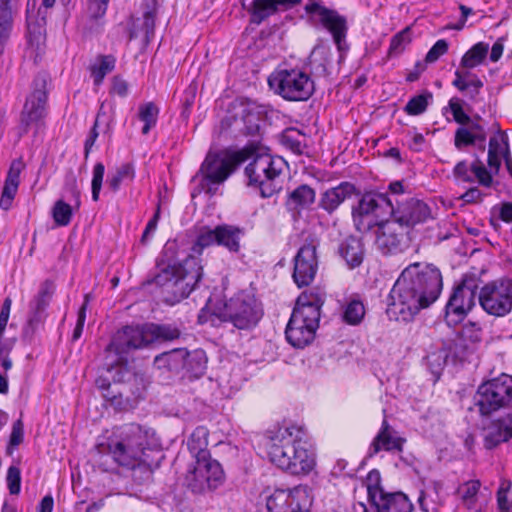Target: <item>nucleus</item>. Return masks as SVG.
<instances>
[{
    "instance_id": "1",
    "label": "nucleus",
    "mask_w": 512,
    "mask_h": 512,
    "mask_svg": "<svg viewBox=\"0 0 512 512\" xmlns=\"http://www.w3.org/2000/svg\"><path fill=\"white\" fill-rule=\"evenodd\" d=\"M218 226L210 228L202 226L191 247V254L183 257L176 250L175 242H168L157 261L158 272L152 283L172 295L166 299L171 304L188 297L203 277V266L200 258L203 250L217 244Z\"/></svg>"
},
{
    "instance_id": "2",
    "label": "nucleus",
    "mask_w": 512,
    "mask_h": 512,
    "mask_svg": "<svg viewBox=\"0 0 512 512\" xmlns=\"http://www.w3.org/2000/svg\"><path fill=\"white\" fill-rule=\"evenodd\" d=\"M443 288L442 274L432 264L415 262L399 275L387 297L386 314L390 320L410 322L431 306Z\"/></svg>"
},
{
    "instance_id": "3",
    "label": "nucleus",
    "mask_w": 512,
    "mask_h": 512,
    "mask_svg": "<svg viewBox=\"0 0 512 512\" xmlns=\"http://www.w3.org/2000/svg\"><path fill=\"white\" fill-rule=\"evenodd\" d=\"M105 445L114 463L130 471L136 484L143 485L152 480L158 466L152 453L160 446L154 429L135 422L116 426Z\"/></svg>"
},
{
    "instance_id": "4",
    "label": "nucleus",
    "mask_w": 512,
    "mask_h": 512,
    "mask_svg": "<svg viewBox=\"0 0 512 512\" xmlns=\"http://www.w3.org/2000/svg\"><path fill=\"white\" fill-rule=\"evenodd\" d=\"M270 462L277 468L295 476H306L316 466V454L302 426L279 428L266 443Z\"/></svg>"
},
{
    "instance_id": "5",
    "label": "nucleus",
    "mask_w": 512,
    "mask_h": 512,
    "mask_svg": "<svg viewBox=\"0 0 512 512\" xmlns=\"http://www.w3.org/2000/svg\"><path fill=\"white\" fill-rule=\"evenodd\" d=\"M180 331L171 325L145 324L142 326H124L112 337L105 348L104 367L111 371L115 367H127L130 353L147 347L149 344L164 340L177 339Z\"/></svg>"
},
{
    "instance_id": "6",
    "label": "nucleus",
    "mask_w": 512,
    "mask_h": 512,
    "mask_svg": "<svg viewBox=\"0 0 512 512\" xmlns=\"http://www.w3.org/2000/svg\"><path fill=\"white\" fill-rule=\"evenodd\" d=\"M323 304L324 294L321 292H304L297 298L285 329L289 344L304 348L314 340Z\"/></svg>"
},
{
    "instance_id": "7",
    "label": "nucleus",
    "mask_w": 512,
    "mask_h": 512,
    "mask_svg": "<svg viewBox=\"0 0 512 512\" xmlns=\"http://www.w3.org/2000/svg\"><path fill=\"white\" fill-rule=\"evenodd\" d=\"M245 149L250 151L249 159L252 158L245 168L249 185L258 187L264 198L273 196L281 189L279 178L286 165L285 160L268 153H255L252 148Z\"/></svg>"
},
{
    "instance_id": "8",
    "label": "nucleus",
    "mask_w": 512,
    "mask_h": 512,
    "mask_svg": "<svg viewBox=\"0 0 512 512\" xmlns=\"http://www.w3.org/2000/svg\"><path fill=\"white\" fill-rule=\"evenodd\" d=\"M393 204L386 194L365 193L352 207V220L355 229L367 233L391 218Z\"/></svg>"
},
{
    "instance_id": "9",
    "label": "nucleus",
    "mask_w": 512,
    "mask_h": 512,
    "mask_svg": "<svg viewBox=\"0 0 512 512\" xmlns=\"http://www.w3.org/2000/svg\"><path fill=\"white\" fill-rule=\"evenodd\" d=\"M213 315L239 330H249L262 318L263 308L252 293L241 291L227 300L219 312Z\"/></svg>"
},
{
    "instance_id": "10",
    "label": "nucleus",
    "mask_w": 512,
    "mask_h": 512,
    "mask_svg": "<svg viewBox=\"0 0 512 512\" xmlns=\"http://www.w3.org/2000/svg\"><path fill=\"white\" fill-rule=\"evenodd\" d=\"M275 94L287 101H307L315 91L311 76L299 68H278L268 78Z\"/></svg>"
},
{
    "instance_id": "11",
    "label": "nucleus",
    "mask_w": 512,
    "mask_h": 512,
    "mask_svg": "<svg viewBox=\"0 0 512 512\" xmlns=\"http://www.w3.org/2000/svg\"><path fill=\"white\" fill-rule=\"evenodd\" d=\"M250 151L242 149L229 157L217 153H208L201 165L199 174L202 175L200 186L208 194L214 195L219 187L235 170L237 166L249 159Z\"/></svg>"
},
{
    "instance_id": "12",
    "label": "nucleus",
    "mask_w": 512,
    "mask_h": 512,
    "mask_svg": "<svg viewBox=\"0 0 512 512\" xmlns=\"http://www.w3.org/2000/svg\"><path fill=\"white\" fill-rule=\"evenodd\" d=\"M473 401L481 416H489L505 408L512 402V376L501 374L483 382L478 386Z\"/></svg>"
},
{
    "instance_id": "13",
    "label": "nucleus",
    "mask_w": 512,
    "mask_h": 512,
    "mask_svg": "<svg viewBox=\"0 0 512 512\" xmlns=\"http://www.w3.org/2000/svg\"><path fill=\"white\" fill-rule=\"evenodd\" d=\"M225 479L222 465L210 456L191 465L185 475V484L194 494H205L221 487Z\"/></svg>"
},
{
    "instance_id": "14",
    "label": "nucleus",
    "mask_w": 512,
    "mask_h": 512,
    "mask_svg": "<svg viewBox=\"0 0 512 512\" xmlns=\"http://www.w3.org/2000/svg\"><path fill=\"white\" fill-rule=\"evenodd\" d=\"M480 307L494 317H504L512 310V280L503 277L484 284L478 292Z\"/></svg>"
},
{
    "instance_id": "15",
    "label": "nucleus",
    "mask_w": 512,
    "mask_h": 512,
    "mask_svg": "<svg viewBox=\"0 0 512 512\" xmlns=\"http://www.w3.org/2000/svg\"><path fill=\"white\" fill-rule=\"evenodd\" d=\"M478 284L472 277H465L456 285L445 306V321L449 326L461 323L476 305Z\"/></svg>"
},
{
    "instance_id": "16",
    "label": "nucleus",
    "mask_w": 512,
    "mask_h": 512,
    "mask_svg": "<svg viewBox=\"0 0 512 512\" xmlns=\"http://www.w3.org/2000/svg\"><path fill=\"white\" fill-rule=\"evenodd\" d=\"M304 9L307 14L317 15L322 26L331 33L339 51V57L342 59L344 53L347 52L349 48L346 42L348 30L346 18L340 15L336 10L329 9L322 5L320 0H309V3L305 5Z\"/></svg>"
},
{
    "instance_id": "17",
    "label": "nucleus",
    "mask_w": 512,
    "mask_h": 512,
    "mask_svg": "<svg viewBox=\"0 0 512 512\" xmlns=\"http://www.w3.org/2000/svg\"><path fill=\"white\" fill-rule=\"evenodd\" d=\"M48 81L47 74L39 73L32 82V91L26 98L21 112V124L25 131L31 124L44 119L47 114Z\"/></svg>"
},
{
    "instance_id": "18",
    "label": "nucleus",
    "mask_w": 512,
    "mask_h": 512,
    "mask_svg": "<svg viewBox=\"0 0 512 512\" xmlns=\"http://www.w3.org/2000/svg\"><path fill=\"white\" fill-rule=\"evenodd\" d=\"M317 242L311 240L303 244L294 257L293 280L298 287L308 286L318 270Z\"/></svg>"
},
{
    "instance_id": "19",
    "label": "nucleus",
    "mask_w": 512,
    "mask_h": 512,
    "mask_svg": "<svg viewBox=\"0 0 512 512\" xmlns=\"http://www.w3.org/2000/svg\"><path fill=\"white\" fill-rule=\"evenodd\" d=\"M391 218L405 231L431 218V210L422 200L409 198L398 202L396 208L393 207Z\"/></svg>"
},
{
    "instance_id": "20",
    "label": "nucleus",
    "mask_w": 512,
    "mask_h": 512,
    "mask_svg": "<svg viewBox=\"0 0 512 512\" xmlns=\"http://www.w3.org/2000/svg\"><path fill=\"white\" fill-rule=\"evenodd\" d=\"M231 113L223 122L231 125L233 120L238 129L247 135H254L259 131L260 111L254 102L238 99L231 104Z\"/></svg>"
},
{
    "instance_id": "21",
    "label": "nucleus",
    "mask_w": 512,
    "mask_h": 512,
    "mask_svg": "<svg viewBox=\"0 0 512 512\" xmlns=\"http://www.w3.org/2000/svg\"><path fill=\"white\" fill-rule=\"evenodd\" d=\"M375 246L382 254H394L402 250L405 231L392 218L376 228Z\"/></svg>"
},
{
    "instance_id": "22",
    "label": "nucleus",
    "mask_w": 512,
    "mask_h": 512,
    "mask_svg": "<svg viewBox=\"0 0 512 512\" xmlns=\"http://www.w3.org/2000/svg\"><path fill=\"white\" fill-rule=\"evenodd\" d=\"M370 503L375 512H412L414 508L404 493H389L375 488L370 491Z\"/></svg>"
},
{
    "instance_id": "23",
    "label": "nucleus",
    "mask_w": 512,
    "mask_h": 512,
    "mask_svg": "<svg viewBox=\"0 0 512 512\" xmlns=\"http://www.w3.org/2000/svg\"><path fill=\"white\" fill-rule=\"evenodd\" d=\"M405 439L399 437L397 432L389 425L386 418L383 419L381 428L373 438L368 452V457H374L380 451L401 452Z\"/></svg>"
},
{
    "instance_id": "24",
    "label": "nucleus",
    "mask_w": 512,
    "mask_h": 512,
    "mask_svg": "<svg viewBox=\"0 0 512 512\" xmlns=\"http://www.w3.org/2000/svg\"><path fill=\"white\" fill-rule=\"evenodd\" d=\"M356 186L343 181L336 186L324 190L319 197L318 207L329 215L333 214L347 199L356 194Z\"/></svg>"
},
{
    "instance_id": "25",
    "label": "nucleus",
    "mask_w": 512,
    "mask_h": 512,
    "mask_svg": "<svg viewBox=\"0 0 512 512\" xmlns=\"http://www.w3.org/2000/svg\"><path fill=\"white\" fill-rule=\"evenodd\" d=\"M453 176L457 182L464 183H473L477 179L484 187H490L493 182L491 173L478 159L471 164L465 160L459 161L453 169Z\"/></svg>"
},
{
    "instance_id": "26",
    "label": "nucleus",
    "mask_w": 512,
    "mask_h": 512,
    "mask_svg": "<svg viewBox=\"0 0 512 512\" xmlns=\"http://www.w3.org/2000/svg\"><path fill=\"white\" fill-rule=\"evenodd\" d=\"M512 438V410L492 421L484 437V447L491 450Z\"/></svg>"
},
{
    "instance_id": "27",
    "label": "nucleus",
    "mask_w": 512,
    "mask_h": 512,
    "mask_svg": "<svg viewBox=\"0 0 512 512\" xmlns=\"http://www.w3.org/2000/svg\"><path fill=\"white\" fill-rule=\"evenodd\" d=\"M55 283L46 279L40 286L37 294L29 303V323L31 325L39 323L45 318V311L55 292Z\"/></svg>"
},
{
    "instance_id": "28",
    "label": "nucleus",
    "mask_w": 512,
    "mask_h": 512,
    "mask_svg": "<svg viewBox=\"0 0 512 512\" xmlns=\"http://www.w3.org/2000/svg\"><path fill=\"white\" fill-rule=\"evenodd\" d=\"M23 169L24 163L21 159H15L12 161L7 172L0 197V207L4 210H8L12 205V202L18 191L20 184V174Z\"/></svg>"
},
{
    "instance_id": "29",
    "label": "nucleus",
    "mask_w": 512,
    "mask_h": 512,
    "mask_svg": "<svg viewBox=\"0 0 512 512\" xmlns=\"http://www.w3.org/2000/svg\"><path fill=\"white\" fill-rule=\"evenodd\" d=\"M301 0H253L251 7V22L260 24L265 19L275 14L278 7L291 8L299 4Z\"/></svg>"
},
{
    "instance_id": "30",
    "label": "nucleus",
    "mask_w": 512,
    "mask_h": 512,
    "mask_svg": "<svg viewBox=\"0 0 512 512\" xmlns=\"http://www.w3.org/2000/svg\"><path fill=\"white\" fill-rule=\"evenodd\" d=\"M309 64L317 77H328L333 68L331 47L326 44L315 46L310 54Z\"/></svg>"
},
{
    "instance_id": "31",
    "label": "nucleus",
    "mask_w": 512,
    "mask_h": 512,
    "mask_svg": "<svg viewBox=\"0 0 512 512\" xmlns=\"http://www.w3.org/2000/svg\"><path fill=\"white\" fill-rule=\"evenodd\" d=\"M338 252L350 268L358 267L363 262L364 245L356 236L344 238L339 244Z\"/></svg>"
},
{
    "instance_id": "32",
    "label": "nucleus",
    "mask_w": 512,
    "mask_h": 512,
    "mask_svg": "<svg viewBox=\"0 0 512 512\" xmlns=\"http://www.w3.org/2000/svg\"><path fill=\"white\" fill-rule=\"evenodd\" d=\"M454 75L455 79L453 80L452 85L459 91L465 92V95L471 102H478L480 90L484 85L482 80L477 75H472L468 71L462 72L460 70H456Z\"/></svg>"
},
{
    "instance_id": "33",
    "label": "nucleus",
    "mask_w": 512,
    "mask_h": 512,
    "mask_svg": "<svg viewBox=\"0 0 512 512\" xmlns=\"http://www.w3.org/2000/svg\"><path fill=\"white\" fill-rule=\"evenodd\" d=\"M208 437V429L204 426H198L188 438V450L195 461L211 456L208 450Z\"/></svg>"
},
{
    "instance_id": "34",
    "label": "nucleus",
    "mask_w": 512,
    "mask_h": 512,
    "mask_svg": "<svg viewBox=\"0 0 512 512\" xmlns=\"http://www.w3.org/2000/svg\"><path fill=\"white\" fill-rule=\"evenodd\" d=\"M453 346L454 345L452 343L443 344L441 347L436 348L427 355V366L435 377V381L439 379L445 365L449 361Z\"/></svg>"
},
{
    "instance_id": "35",
    "label": "nucleus",
    "mask_w": 512,
    "mask_h": 512,
    "mask_svg": "<svg viewBox=\"0 0 512 512\" xmlns=\"http://www.w3.org/2000/svg\"><path fill=\"white\" fill-rule=\"evenodd\" d=\"M13 14L11 0H0V55L13 27Z\"/></svg>"
},
{
    "instance_id": "36",
    "label": "nucleus",
    "mask_w": 512,
    "mask_h": 512,
    "mask_svg": "<svg viewBox=\"0 0 512 512\" xmlns=\"http://www.w3.org/2000/svg\"><path fill=\"white\" fill-rule=\"evenodd\" d=\"M293 512H311L314 497L307 485H298L289 489Z\"/></svg>"
},
{
    "instance_id": "37",
    "label": "nucleus",
    "mask_w": 512,
    "mask_h": 512,
    "mask_svg": "<svg viewBox=\"0 0 512 512\" xmlns=\"http://www.w3.org/2000/svg\"><path fill=\"white\" fill-rule=\"evenodd\" d=\"M315 197V190L309 185L302 184L289 194L287 205L295 210L307 208L314 203Z\"/></svg>"
},
{
    "instance_id": "38",
    "label": "nucleus",
    "mask_w": 512,
    "mask_h": 512,
    "mask_svg": "<svg viewBox=\"0 0 512 512\" xmlns=\"http://www.w3.org/2000/svg\"><path fill=\"white\" fill-rule=\"evenodd\" d=\"M241 230L237 227L223 224L218 225L217 245L224 246L231 252L240 249Z\"/></svg>"
},
{
    "instance_id": "39",
    "label": "nucleus",
    "mask_w": 512,
    "mask_h": 512,
    "mask_svg": "<svg viewBox=\"0 0 512 512\" xmlns=\"http://www.w3.org/2000/svg\"><path fill=\"white\" fill-rule=\"evenodd\" d=\"M160 109L152 101L145 102L139 105L137 118L143 122L141 132L143 135H147L151 129H153L158 121Z\"/></svg>"
},
{
    "instance_id": "40",
    "label": "nucleus",
    "mask_w": 512,
    "mask_h": 512,
    "mask_svg": "<svg viewBox=\"0 0 512 512\" xmlns=\"http://www.w3.org/2000/svg\"><path fill=\"white\" fill-rule=\"evenodd\" d=\"M153 364L159 370L178 371L184 367V352L182 350L164 352L154 358Z\"/></svg>"
},
{
    "instance_id": "41",
    "label": "nucleus",
    "mask_w": 512,
    "mask_h": 512,
    "mask_svg": "<svg viewBox=\"0 0 512 512\" xmlns=\"http://www.w3.org/2000/svg\"><path fill=\"white\" fill-rule=\"evenodd\" d=\"M116 60L112 55H100L94 64L90 66L91 76L95 86L103 83L105 76L115 68Z\"/></svg>"
},
{
    "instance_id": "42",
    "label": "nucleus",
    "mask_w": 512,
    "mask_h": 512,
    "mask_svg": "<svg viewBox=\"0 0 512 512\" xmlns=\"http://www.w3.org/2000/svg\"><path fill=\"white\" fill-rule=\"evenodd\" d=\"M289 489H276L267 499L269 512H293Z\"/></svg>"
},
{
    "instance_id": "43",
    "label": "nucleus",
    "mask_w": 512,
    "mask_h": 512,
    "mask_svg": "<svg viewBox=\"0 0 512 512\" xmlns=\"http://www.w3.org/2000/svg\"><path fill=\"white\" fill-rule=\"evenodd\" d=\"M281 143L296 155H302L307 148L305 136L299 130L286 129L281 136Z\"/></svg>"
},
{
    "instance_id": "44",
    "label": "nucleus",
    "mask_w": 512,
    "mask_h": 512,
    "mask_svg": "<svg viewBox=\"0 0 512 512\" xmlns=\"http://www.w3.org/2000/svg\"><path fill=\"white\" fill-rule=\"evenodd\" d=\"M488 50V44L484 42L476 43L463 55L461 65L468 69H472L480 65L486 58Z\"/></svg>"
},
{
    "instance_id": "45",
    "label": "nucleus",
    "mask_w": 512,
    "mask_h": 512,
    "mask_svg": "<svg viewBox=\"0 0 512 512\" xmlns=\"http://www.w3.org/2000/svg\"><path fill=\"white\" fill-rule=\"evenodd\" d=\"M207 359L204 351L198 350L191 354L184 353V367L195 377H200L206 370Z\"/></svg>"
},
{
    "instance_id": "46",
    "label": "nucleus",
    "mask_w": 512,
    "mask_h": 512,
    "mask_svg": "<svg viewBox=\"0 0 512 512\" xmlns=\"http://www.w3.org/2000/svg\"><path fill=\"white\" fill-rule=\"evenodd\" d=\"M480 488L481 482L479 480H470L459 486L458 493L468 509L475 507Z\"/></svg>"
},
{
    "instance_id": "47",
    "label": "nucleus",
    "mask_w": 512,
    "mask_h": 512,
    "mask_svg": "<svg viewBox=\"0 0 512 512\" xmlns=\"http://www.w3.org/2000/svg\"><path fill=\"white\" fill-rule=\"evenodd\" d=\"M73 216L72 207L63 200H57L52 208V218L59 227L68 226Z\"/></svg>"
},
{
    "instance_id": "48",
    "label": "nucleus",
    "mask_w": 512,
    "mask_h": 512,
    "mask_svg": "<svg viewBox=\"0 0 512 512\" xmlns=\"http://www.w3.org/2000/svg\"><path fill=\"white\" fill-rule=\"evenodd\" d=\"M135 176L134 168L131 164L125 163L117 168L116 172L109 176L108 185L112 191L119 190L121 184L125 180H133Z\"/></svg>"
},
{
    "instance_id": "49",
    "label": "nucleus",
    "mask_w": 512,
    "mask_h": 512,
    "mask_svg": "<svg viewBox=\"0 0 512 512\" xmlns=\"http://www.w3.org/2000/svg\"><path fill=\"white\" fill-rule=\"evenodd\" d=\"M364 316V304L360 300H351L344 309L343 320L349 325H358Z\"/></svg>"
},
{
    "instance_id": "50",
    "label": "nucleus",
    "mask_w": 512,
    "mask_h": 512,
    "mask_svg": "<svg viewBox=\"0 0 512 512\" xmlns=\"http://www.w3.org/2000/svg\"><path fill=\"white\" fill-rule=\"evenodd\" d=\"M417 502L423 512H438L444 504V497L434 496L431 489H425L420 492Z\"/></svg>"
},
{
    "instance_id": "51",
    "label": "nucleus",
    "mask_w": 512,
    "mask_h": 512,
    "mask_svg": "<svg viewBox=\"0 0 512 512\" xmlns=\"http://www.w3.org/2000/svg\"><path fill=\"white\" fill-rule=\"evenodd\" d=\"M431 99L432 93L430 92L416 95L407 102L404 110L408 115H420L426 111Z\"/></svg>"
},
{
    "instance_id": "52",
    "label": "nucleus",
    "mask_w": 512,
    "mask_h": 512,
    "mask_svg": "<svg viewBox=\"0 0 512 512\" xmlns=\"http://www.w3.org/2000/svg\"><path fill=\"white\" fill-rule=\"evenodd\" d=\"M501 136L497 137H491L489 140V149H488V170L491 174L492 172L498 173L501 160H500V153H501Z\"/></svg>"
},
{
    "instance_id": "53",
    "label": "nucleus",
    "mask_w": 512,
    "mask_h": 512,
    "mask_svg": "<svg viewBox=\"0 0 512 512\" xmlns=\"http://www.w3.org/2000/svg\"><path fill=\"white\" fill-rule=\"evenodd\" d=\"M27 42L29 47L36 52L41 51L44 44L42 27L37 23L30 22L29 19L27 20Z\"/></svg>"
},
{
    "instance_id": "54",
    "label": "nucleus",
    "mask_w": 512,
    "mask_h": 512,
    "mask_svg": "<svg viewBox=\"0 0 512 512\" xmlns=\"http://www.w3.org/2000/svg\"><path fill=\"white\" fill-rule=\"evenodd\" d=\"M105 174V166L101 162H97L93 167V175L91 181V192L93 201L99 200L100 192L102 189L103 178Z\"/></svg>"
},
{
    "instance_id": "55",
    "label": "nucleus",
    "mask_w": 512,
    "mask_h": 512,
    "mask_svg": "<svg viewBox=\"0 0 512 512\" xmlns=\"http://www.w3.org/2000/svg\"><path fill=\"white\" fill-rule=\"evenodd\" d=\"M449 108L452 112L454 120L464 126L471 122V117L463 110L461 100L453 97L449 100Z\"/></svg>"
},
{
    "instance_id": "56",
    "label": "nucleus",
    "mask_w": 512,
    "mask_h": 512,
    "mask_svg": "<svg viewBox=\"0 0 512 512\" xmlns=\"http://www.w3.org/2000/svg\"><path fill=\"white\" fill-rule=\"evenodd\" d=\"M478 142L473 136L472 131L464 126L459 127L455 132L454 144L457 149L474 145Z\"/></svg>"
},
{
    "instance_id": "57",
    "label": "nucleus",
    "mask_w": 512,
    "mask_h": 512,
    "mask_svg": "<svg viewBox=\"0 0 512 512\" xmlns=\"http://www.w3.org/2000/svg\"><path fill=\"white\" fill-rule=\"evenodd\" d=\"M7 487L10 494L18 495L21 490V472L16 466H10L7 471Z\"/></svg>"
},
{
    "instance_id": "58",
    "label": "nucleus",
    "mask_w": 512,
    "mask_h": 512,
    "mask_svg": "<svg viewBox=\"0 0 512 512\" xmlns=\"http://www.w3.org/2000/svg\"><path fill=\"white\" fill-rule=\"evenodd\" d=\"M109 0H87V12L91 19L104 17L108 8Z\"/></svg>"
},
{
    "instance_id": "59",
    "label": "nucleus",
    "mask_w": 512,
    "mask_h": 512,
    "mask_svg": "<svg viewBox=\"0 0 512 512\" xmlns=\"http://www.w3.org/2000/svg\"><path fill=\"white\" fill-rule=\"evenodd\" d=\"M88 302H89V296H88V294H86L85 298H84V302L78 310L77 322H76V326L74 328L73 335H72L73 341H77L83 333V329H84V325H85V321H86V312H87Z\"/></svg>"
},
{
    "instance_id": "60",
    "label": "nucleus",
    "mask_w": 512,
    "mask_h": 512,
    "mask_svg": "<svg viewBox=\"0 0 512 512\" xmlns=\"http://www.w3.org/2000/svg\"><path fill=\"white\" fill-rule=\"evenodd\" d=\"M104 111H103V105H101L98 113H97V116H96V119H95V122H94V125L92 127V129L90 130L89 132V135L87 136L86 140H85V144H84V155H85V158H88L90 152H91V149L92 147L94 146L97 138H98V131H97V127H98V124H99V121H100V118L104 115Z\"/></svg>"
},
{
    "instance_id": "61",
    "label": "nucleus",
    "mask_w": 512,
    "mask_h": 512,
    "mask_svg": "<svg viewBox=\"0 0 512 512\" xmlns=\"http://www.w3.org/2000/svg\"><path fill=\"white\" fill-rule=\"evenodd\" d=\"M447 51L448 42L445 39H439L426 54L425 61L427 63H434Z\"/></svg>"
},
{
    "instance_id": "62",
    "label": "nucleus",
    "mask_w": 512,
    "mask_h": 512,
    "mask_svg": "<svg viewBox=\"0 0 512 512\" xmlns=\"http://www.w3.org/2000/svg\"><path fill=\"white\" fill-rule=\"evenodd\" d=\"M409 42V28H406L392 37L389 47L390 53L401 52L405 44Z\"/></svg>"
},
{
    "instance_id": "63",
    "label": "nucleus",
    "mask_w": 512,
    "mask_h": 512,
    "mask_svg": "<svg viewBox=\"0 0 512 512\" xmlns=\"http://www.w3.org/2000/svg\"><path fill=\"white\" fill-rule=\"evenodd\" d=\"M510 486V482L502 483L497 492V503L501 511H509L512 509V499L508 497Z\"/></svg>"
},
{
    "instance_id": "64",
    "label": "nucleus",
    "mask_w": 512,
    "mask_h": 512,
    "mask_svg": "<svg viewBox=\"0 0 512 512\" xmlns=\"http://www.w3.org/2000/svg\"><path fill=\"white\" fill-rule=\"evenodd\" d=\"M110 93L119 97H126L129 93L128 82L121 76L116 75L112 78Z\"/></svg>"
}]
</instances>
